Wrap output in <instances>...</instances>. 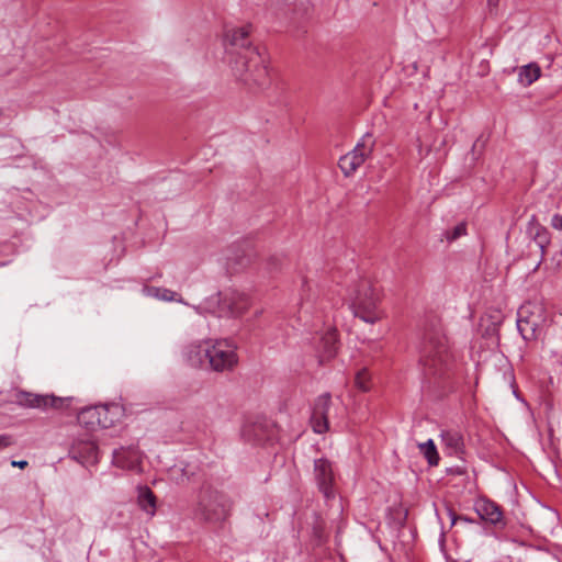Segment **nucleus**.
<instances>
[{
  "instance_id": "2",
  "label": "nucleus",
  "mask_w": 562,
  "mask_h": 562,
  "mask_svg": "<svg viewBox=\"0 0 562 562\" xmlns=\"http://www.w3.org/2000/svg\"><path fill=\"white\" fill-rule=\"evenodd\" d=\"M186 356L192 366L207 363L215 372L233 371L238 363L237 345L229 339L192 344L187 348Z\"/></svg>"
},
{
  "instance_id": "16",
  "label": "nucleus",
  "mask_w": 562,
  "mask_h": 562,
  "mask_svg": "<svg viewBox=\"0 0 562 562\" xmlns=\"http://www.w3.org/2000/svg\"><path fill=\"white\" fill-rule=\"evenodd\" d=\"M475 510L483 520L493 525L499 524L503 519L501 507L487 498L477 499Z\"/></svg>"
},
{
  "instance_id": "10",
  "label": "nucleus",
  "mask_w": 562,
  "mask_h": 562,
  "mask_svg": "<svg viewBox=\"0 0 562 562\" xmlns=\"http://www.w3.org/2000/svg\"><path fill=\"white\" fill-rule=\"evenodd\" d=\"M313 475L319 492L326 498L335 497L337 474L333 462L326 458L315 459Z\"/></svg>"
},
{
  "instance_id": "31",
  "label": "nucleus",
  "mask_w": 562,
  "mask_h": 562,
  "mask_svg": "<svg viewBox=\"0 0 562 562\" xmlns=\"http://www.w3.org/2000/svg\"><path fill=\"white\" fill-rule=\"evenodd\" d=\"M11 465H12V467H18V468H20V469H24V468H26V467H27V461H25V460H21V461H12V462H11Z\"/></svg>"
},
{
  "instance_id": "20",
  "label": "nucleus",
  "mask_w": 562,
  "mask_h": 562,
  "mask_svg": "<svg viewBox=\"0 0 562 562\" xmlns=\"http://www.w3.org/2000/svg\"><path fill=\"white\" fill-rule=\"evenodd\" d=\"M138 506L149 516L156 513V496L147 486H139L137 494Z\"/></svg>"
},
{
  "instance_id": "25",
  "label": "nucleus",
  "mask_w": 562,
  "mask_h": 562,
  "mask_svg": "<svg viewBox=\"0 0 562 562\" xmlns=\"http://www.w3.org/2000/svg\"><path fill=\"white\" fill-rule=\"evenodd\" d=\"M419 451L427 459L430 465H437L439 462V454L432 439L418 445Z\"/></svg>"
},
{
  "instance_id": "13",
  "label": "nucleus",
  "mask_w": 562,
  "mask_h": 562,
  "mask_svg": "<svg viewBox=\"0 0 562 562\" xmlns=\"http://www.w3.org/2000/svg\"><path fill=\"white\" fill-rule=\"evenodd\" d=\"M216 302L222 311H227L234 316L244 314L250 305L249 297L236 291L220 292Z\"/></svg>"
},
{
  "instance_id": "12",
  "label": "nucleus",
  "mask_w": 562,
  "mask_h": 562,
  "mask_svg": "<svg viewBox=\"0 0 562 562\" xmlns=\"http://www.w3.org/2000/svg\"><path fill=\"white\" fill-rule=\"evenodd\" d=\"M66 401L67 400L64 397L33 394L24 391H21L16 394V403L19 405L29 408H40L43 411L47 408H61Z\"/></svg>"
},
{
  "instance_id": "18",
  "label": "nucleus",
  "mask_w": 562,
  "mask_h": 562,
  "mask_svg": "<svg viewBox=\"0 0 562 562\" xmlns=\"http://www.w3.org/2000/svg\"><path fill=\"white\" fill-rule=\"evenodd\" d=\"M143 292L159 301L166 302H182V294L178 291H173L165 288L164 285H156L153 283H145Z\"/></svg>"
},
{
  "instance_id": "30",
  "label": "nucleus",
  "mask_w": 562,
  "mask_h": 562,
  "mask_svg": "<svg viewBox=\"0 0 562 562\" xmlns=\"http://www.w3.org/2000/svg\"><path fill=\"white\" fill-rule=\"evenodd\" d=\"M551 225L555 229H562V215L555 214L551 220Z\"/></svg>"
},
{
  "instance_id": "24",
  "label": "nucleus",
  "mask_w": 562,
  "mask_h": 562,
  "mask_svg": "<svg viewBox=\"0 0 562 562\" xmlns=\"http://www.w3.org/2000/svg\"><path fill=\"white\" fill-rule=\"evenodd\" d=\"M442 442L452 454H459L463 448L462 436L457 431H443L441 434Z\"/></svg>"
},
{
  "instance_id": "3",
  "label": "nucleus",
  "mask_w": 562,
  "mask_h": 562,
  "mask_svg": "<svg viewBox=\"0 0 562 562\" xmlns=\"http://www.w3.org/2000/svg\"><path fill=\"white\" fill-rule=\"evenodd\" d=\"M420 363L427 378H442L453 366L448 339L439 330H429L420 347Z\"/></svg>"
},
{
  "instance_id": "33",
  "label": "nucleus",
  "mask_w": 562,
  "mask_h": 562,
  "mask_svg": "<svg viewBox=\"0 0 562 562\" xmlns=\"http://www.w3.org/2000/svg\"><path fill=\"white\" fill-rule=\"evenodd\" d=\"M2 115V110L0 109V116Z\"/></svg>"
},
{
  "instance_id": "23",
  "label": "nucleus",
  "mask_w": 562,
  "mask_h": 562,
  "mask_svg": "<svg viewBox=\"0 0 562 562\" xmlns=\"http://www.w3.org/2000/svg\"><path fill=\"white\" fill-rule=\"evenodd\" d=\"M540 75L541 69L538 64L530 63L519 69L518 79L521 85L527 87L533 83L540 77Z\"/></svg>"
},
{
  "instance_id": "21",
  "label": "nucleus",
  "mask_w": 562,
  "mask_h": 562,
  "mask_svg": "<svg viewBox=\"0 0 562 562\" xmlns=\"http://www.w3.org/2000/svg\"><path fill=\"white\" fill-rule=\"evenodd\" d=\"M529 234L532 237L533 241L539 246V248L543 251V249L549 245V233L547 228L537 223L536 216H532L529 222Z\"/></svg>"
},
{
  "instance_id": "4",
  "label": "nucleus",
  "mask_w": 562,
  "mask_h": 562,
  "mask_svg": "<svg viewBox=\"0 0 562 562\" xmlns=\"http://www.w3.org/2000/svg\"><path fill=\"white\" fill-rule=\"evenodd\" d=\"M231 498L211 486L201 488L193 507V518L205 524L224 522L232 512Z\"/></svg>"
},
{
  "instance_id": "9",
  "label": "nucleus",
  "mask_w": 562,
  "mask_h": 562,
  "mask_svg": "<svg viewBox=\"0 0 562 562\" xmlns=\"http://www.w3.org/2000/svg\"><path fill=\"white\" fill-rule=\"evenodd\" d=\"M371 138L366 134L351 151L340 157L338 166L346 177L352 176L372 154L374 142Z\"/></svg>"
},
{
  "instance_id": "26",
  "label": "nucleus",
  "mask_w": 562,
  "mask_h": 562,
  "mask_svg": "<svg viewBox=\"0 0 562 562\" xmlns=\"http://www.w3.org/2000/svg\"><path fill=\"white\" fill-rule=\"evenodd\" d=\"M355 385L360 391H368L370 389V374L366 368L359 370L355 378Z\"/></svg>"
},
{
  "instance_id": "15",
  "label": "nucleus",
  "mask_w": 562,
  "mask_h": 562,
  "mask_svg": "<svg viewBox=\"0 0 562 562\" xmlns=\"http://www.w3.org/2000/svg\"><path fill=\"white\" fill-rule=\"evenodd\" d=\"M142 454L134 447L120 448L113 451L112 463L121 469L135 470L140 463Z\"/></svg>"
},
{
  "instance_id": "22",
  "label": "nucleus",
  "mask_w": 562,
  "mask_h": 562,
  "mask_svg": "<svg viewBox=\"0 0 562 562\" xmlns=\"http://www.w3.org/2000/svg\"><path fill=\"white\" fill-rule=\"evenodd\" d=\"M276 3L283 11L284 15L293 13L294 15L305 14L308 11L307 0H276Z\"/></svg>"
},
{
  "instance_id": "32",
  "label": "nucleus",
  "mask_w": 562,
  "mask_h": 562,
  "mask_svg": "<svg viewBox=\"0 0 562 562\" xmlns=\"http://www.w3.org/2000/svg\"><path fill=\"white\" fill-rule=\"evenodd\" d=\"M499 0H487V3L491 8L497 7Z\"/></svg>"
},
{
  "instance_id": "27",
  "label": "nucleus",
  "mask_w": 562,
  "mask_h": 562,
  "mask_svg": "<svg viewBox=\"0 0 562 562\" xmlns=\"http://www.w3.org/2000/svg\"><path fill=\"white\" fill-rule=\"evenodd\" d=\"M465 234H467V225H465V223H459L453 229L448 231L446 233V238L449 241H453V240L458 239L459 237H461V236H463Z\"/></svg>"
},
{
  "instance_id": "17",
  "label": "nucleus",
  "mask_w": 562,
  "mask_h": 562,
  "mask_svg": "<svg viewBox=\"0 0 562 562\" xmlns=\"http://www.w3.org/2000/svg\"><path fill=\"white\" fill-rule=\"evenodd\" d=\"M337 348V333L335 329H330L326 331L321 338L319 346L317 349V357L319 359V362L323 363L334 358L336 356Z\"/></svg>"
},
{
  "instance_id": "8",
  "label": "nucleus",
  "mask_w": 562,
  "mask_h": 562,
  "mask_svg": "<svg viewBox=\"0 0 562 562\" xmlns=\"http://www.w3.org/2000/svg\"><path fill=\"white\" fill-rule=\"evenodd\" d=\"M255 257L256 251L249 241L231 245L225 250L224 256L226 277L232 278L238 276L251 265Z\"/></svg>"
},
{
  "instance_id": "28",
  "label": "nucleus",
  "mask_w": 562,
  "mask_h": 562,
  "mask_svg": "<svg viewBox=\"0 0 562 562\" xmlns=\"http://www.w3.org/2000/svg\"><path fill=\"white\" fill-rule=\"evenodd\" d=\"M486 315L492 319L493 325H499L504 318L501 310H492L487 312Z\"/></svg>"
},
{
  "instance_id": "29",
  "label": "nucleus",
  "mask_w": 562,
  "mask_h": 562,
  "mask_svg": "<svg viewBox=\"0 0 562 562\" xmlns=\"http://www.w3.org/2000/svg\"><path fill=\"white\" fill-rule=\"evenodd\" d=\"M14 443V439L11 435H0V450L10 447Z\"/></svg>"
},
{
  "instance_id": "14",
  "label": "nucleus",
  "mask_w": 562,
  "mask_h": 562,
  "mask_svg": "<svg viewBox=\"0 0 562 562\" xmlns=\"http://www.w3.org/2000/svg\"><path fill=\"white\" fill-rule=\"evenodd\" d=\"M329 406L330 395L328 393L318 396L314 404L311 423L313 430L317 434H323L328 429L327 413Z\"/></svg>"
},
{
  "instance_id": "1",
  "label": "nucleus",
  "mask_w": 562,
  "mask_h": 562,
  "mask_svg": "<svg viewBox=\"0 0 562 562\" xmlns=\"http://www.w3.org/2000/svg\"><path fill=\"white\" fill-rule=\"evenodd\" d=\"M250 26L226 29L223 44L235 77L248 87L265 89L271 82L265 57L249 38Z\"/></svg>"
},
{
  "instance_id": "6",
  "label": "nucleus",
  "mask_w": 562,
  "mask_h": 562,
  "mask_svg": "<svg viewBox=\"0 0 562 562\" xmlns=\"http://www.w3.org/2000/svg\"><path fill=\"white\" fill-rule=\"evenodd\" d=\"M381 297L379 286L373 283H360L353 301L355 315L366 323L374 324L382 318V311L379 308Z\"/></svg>"
},
{
  "instance_id": "5",
  "label": "nucleus",
  "mask_w": 562,
  "mask_h": 562,
  "mask_svg": "<svg viewBox=\"0 0 562 562\" xmlns=\"http://www.w3.org/2000/svg\"><path fill=\"white\" fill-rule=\"evenodd\" d=\"M547 319L546 307L540 299L529 300L517 312V328L525 340L536 339Z\"/></svg>"
},
{
  "instance_id": "11",
  "label": "nucleus",
  "mask_w": 562,
  "mask_h": 562,
  "mask_svg": "<svg viewBox=\"0 0 562 562\" xmlns=\"http://www.w3.org/2000/svg\"><path fill=\"white\" fill-rule=\"evenodd\" d=\"M69 456L82 465H93L99 462V449L90 438H77L74 440Z\"/></svg>"
},
{
  "instance_id": "7",
  "label": "nucleus",
  "mask_w": 562,
  "mask_h": 562,
  "mask_svg": "<svg viewBox=\"0 0 562 562\" xmlns=\"http://www.w3.org/2000/svg\"><path fill=\"white\" fill-rule=\"evenodd\" d=\"M123 417V407L119 404L95 405L81 409L78 422L89 430L110 428Z\"/></svg>"
},
{
  "instance_id": "19",
  "label": "nucleus",
  "mask_w": 562,
  "mask_h": 562,
  "mask_svg": "<svg viewBox=\"0 0 562 562\" xmlns=\"http://www.w3.org/2000/svg\"><path fill=\"white\" fill-rule=\"evenodd\" d=\"M243 437L254 443H262L266 439V425L259 422L247 423L241 430Z\"/></svg>"
}]
</instances>
